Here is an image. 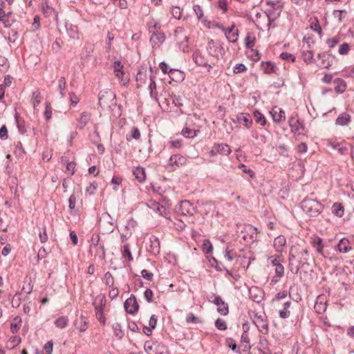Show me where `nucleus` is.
<instances>
[{
    "mask_svg": "<svg viewBox=\"0 0 354 354\" xmlns=\"http://www.w3.org/2000/svg\"><path fill=\"white\" fill-rule=\"evenodd\" d=\"M310 259L309 251L306 248L299 245H292L289 250V267L293 274H297L300 268L308 266Z\"/></svg>",
    "mask_w": 354,
    "mask_h": 354,
    "instance_id": "nucleus-1",
    "label": "nucleus"
},
{
    "mask_svg": "<svg viewBox=\"0 0 354 354\" xmlns=\"http://www.w3.org/2000/svg\"><path fill=\"white\" fill-rule=\"evenodd\" d=\"M301 208L309 218L317 217L324 209V205L315 199L304 198L300 203Z\"/></svg>",
    "mask_w": 354,
    "mask_h": 354,
    "instance_id": "nucleus-2",
    "label": "nucleus"
},
{
    "mask_svg": "<svg viewBox=\"0 0 354 354\" xmlns=\"http://www.w3.org/2000/svg\"><path fill=\"white\" fill-rule=\"evenodd\" d=\"M266 4L270 8L265 11L268 20V28L270 27L271 23L273 22L280 15V12L283 7V3L281 1L267 0Z\"/></svg>",
    "mask_w": 354,
    "mask_h": 354,
    "instance_id": "nucleus-3",
    "label": "nucleus"
},
{
    "mask_svg": "<svg viewBox=\"0 0 354 354\" xmlns=\"http://www.w3.org/2000/svg\"><path fill=\"white\" fill-rule=\"evenodd\" d=\"M98 103L102 109H111L116 105L115 93L111 90L100 91L98 97Z\"/></svg>",
    "mask_w": 354,
    "mask_h": 354,
    "instance_id": "nucleus-4",
    "label": "nucleus"
},
{
    "mask_svg": "<svg viewBox=\"0 0 354 354\" xmlns=\"http://www.w3.org/2000/svg\"><path fill=\"white\" fill-rule=\"evenodd\" d=\"M253 323L258 328L260 333L266 335L268 333V324L266 319V315L256 314L254 317Z\"/></svg>",
    "mask_w": 354,
    "mask_h": 354,
    "instance_id": "nucleus-5",
    "label": "nucleus"
},
{
    "mask_svg": "<svg viewBox=\"0 0 354 354\" xmlns=\"http://www.w3.org/2000/svg\"><path fill=\"white\" fill-rule=\"evenodd\" d=\"M124 307L126 312L129 314L135 315L137 313L139 309V305L133 295H131V297L124 301Z\"/></svg>",
    "mask_w": 354,
    "mask_h": 354,
    "instance_id": "nucleus-6",
    "label": "nucleus"
},
{
    "mask_svg": "<svg viewBox=\"0 0 354 354\" xmlns=\"http://www.w3.org/2000/svg\"><path fill=\"white\" fill-rule=\"evenodd\" d=\"M231 153V149L227 144H215L209 151L210 156H215L217 154L228 156Z\"/></svg>",
    "mask_w": 354,
    "mask_h": 354,
    "instance_id": "nucleus-7",
    "label": "nucleus"
},
{
    "mask_svg": "<svg viewBox=\"0 0 354 354\" xmlns=\"http://www.w3.org/2000/svg\"><path fill=\"white\" fill-rule=\"evenodd\" d=\"M212 297H214L212 302L218 306L217 311L221 315H226L228 314V304L224 302L222 299L217 296L216 294L212 293Z\"/></svg>",
    "mask_w": 354,
    "mask_h": 354,
    "instance_id": "nucleus-8",
    "label": "nucleus"
},
{
    "mask_svg": "<svg viewBox=\"0 0 354 354\" xmlns=\"http://www.w3.org/2000/svg\"><path fill=\"white\" fill-rule=\"evenodd\" d=\"M192 59L195 64L198 66H207L208 72L212 68V66L208 64V62L205 57V56L202 54V53L197 50L192 55Z\"/></svg>",
    "mask_w": 354,
    "mask_h": 354,
    "instance_id": "nucleus-9",
    "label": "nucleus"
},
{
    "mask_svg": "<svg viewBox=\"0 0 354 354\" xmlns=\"http://www.w3.org/2000/svg\"><path fill=\"white\" fill-rule=\"evenodd\" d=\"M145 351L149 354H165L162 349H164V346H161L160 344H156L151 342L150 341H147L145 343L144 346Z\"/></svg>",
    "mask_w": 354,
    "mask_h": 354,
    "instance_id": "nucleus-10",
    "label": "nucleus"
},
{
    "mask_svg": "<svg viewBox=\"0 0 354 354\" xmlns=\"http://www.w3.org/2000/svg\"><path fill=\"white\" fill-rule=\"evenodd\" d=\"M249 295L252 301L260 303L263 298L264 292L261 288L257 286H252L249 289Z\"/></svg>",
    "mask_w": 354,
    "mask_h": 354,
    "instance_id": "nucleus-11",
    "label": "nucleus"
},
{
    "mask_svg": "<svg viewBox=\"0 0 354 354\" xmlns=\"http://www.w3.org/2000/svg\"><path fill=\"white\" fill-rule=\"evenodd\" d=\"M289 126L292 132H298L299 134L302 133L301 131L304 130V126L297 118V115H292L288 121Z\"/></svg>",
    "mask_w": 354,
    "mask_h": 354,
    "instance_id": "nucleus-12",
    "label": "nucleus"
},
{
    "mask_svg": "<svg viewBox=\"0 0 354 354\" xmlns=\"http://www.w3.org/2000/svg\"><path fill=\"white\" fill-rule=\"evenodd\" d=\"M317 65L324 68H328L331 66L332 59L328 54L326 53H319L317 56Z\"/></svg>",
    "mask_w": 354,
    "mask_h": 354,
    "instance_id": "nucleus-13",
    "label": "nucleus"
},
{
    "mask_svg": "<svg viewBox=\"0 0 354 354\" xmlns=\"http://www.w3.org/2000/svg\"><path fill=\"white\" fill-rule=\"evenodd\" d=\"M89 252L92 256L100 259L105 258V250L103 245H90Z\"/></svg>",
    "mask_w": 354,
    "mask_h": 354,
    "instance_id": "nucleus-14",
    "label": "nucleus"
},
{
    "mask_svg": "<svg viewBox=\"0 0 354 354\" xmlns=\"http://www.w3.org/2000/svg\"><path fill=\"white\" fill-rule=\"evenodd\" d=\"M274 122L279 123L285 120V112L281 109L274 106L270 112Z\"/></svg>",
    "mask_w": 354,
    "mask_h": 354,
    "instance_id": "nucleus-15",
    "label": "nucleus"
},
{
    "mask_svg": "<svg viewBox=\"0 0 354 354\" xmlns=\"http://www.w3.org/2000/svg\"><path fill=\"white\" fill-rule=\"evenodd\" d=\"M149 207L164 217L167 218V216L169 214V211H167L163 205L155 201H150Z\"/></svg>",
    "mask_w": 354,
    "mask_h": 354,
    "instance_id": "nucleus-16",
    "label": "nucleus"
},
{
    "mask_svg": "<svg viewBox=\"0 0 354 354\" xmlns=\"http://www.w3.org/2000/svg\"><path fill=\"white\" fill-rule=\"evenodd\" d=\"M179 210L183 215H192L194 207L190 202L187 201H184L180 202Z\"/></svg>",
    "mask_w": 354,
    "mask_h": 354,
    "instance_id": "nucleus-17",
    "label": "nucleus"
},
{
    "mask_svg": "<svg viewBox=\"0 0 354 354\" xmlns=\"http://www.w3.org/2000/svg\"><path fill=\"white\" fill-rule=\"evenodd\" d=\"M237 120L240 124L250 128L252 124L251 116L248 113H240L237 115Z\"/></svg>",
    "mask_w": 354,
    "mask_h": 354,
    "instance_id": "nucleus-18",
    "label": "nucleus"
},
{
    "mask_svg": "<svg viewBox=\"0 0 354 354\" xmlns=\"http://www.w3.org/2000/svg\"><path fill=\"white\" fill-rule=\"evenodd\" d=\"M314 308L318 314L324 313L326 310V301H324V297L322 296L317 297Z\"/></svg>",
    "mask_w": 354,
    "mask_h": 354,
    "instance_id": "nucleus-19",
    "label": "nucleus"
},
{
    "mask_svg": "<svg viewBox=\"0 0 354 354\" xmlns=\"http://www.w3.org/2000/svg\"><path fill=\"white\" fill-rule=\"evenodd\" d=\"M235 28V26L232 25L231 27L225 30V34L226 35V38L232 43H234L237 40L238 37V30H234Z\"/></svg>",
    "mask_w": 354,
    "mask_h": 354,
    "instance_id": "nucleus-20",
    "label": "nucleus"
},
{
    "mask_svg": "<svg viewBox=\"0 0 354 354\" xmlns=\"http://www.w3.org/2000/svg\"><path fill=\"white\" fill-rule=\"evenodd\" d=\"M261 68L266 74L276 73L278 68L272 62H262Z\"/></svg>",
    "mask_w": 354,
    "mask_h": 354,
    "instance_id": "nucleus-21",
    "label": "nucleus"
},
{
    "mask_svg": "<svg viewBox=\"0 0 354 354\" xmlns=\"http://www.w3.org/2000/svg\"><path fill=\"white\" fill-rule=\"evenodd\" d=\"M286 244V239L284 236L279 235L274 240V247L277 252H282Z\"/></svg>",
    "mask_w": 354,
    "mask_h": 354,
    "instance_id": "nucleus-22",
    "label": "nucleus"
},
{
    "mask_svg": "<svg viewBox=\"0 0 354 354\" xmlns=\"http://www.w3.org/2000/svg\"><path fill=\"white\" fill-rule=\"evenodd\" d=\"M169 75L173 81L182 82L185 79V74L183 71L171 68L169 71Z\"/></svg>",
    "mask_w": 354,
    "mask_h": 354,
    "instance_id": "nucleus-23",
    "label": "nucleus"
},
{
    "mask_svg": "<svg viewBox=\"0 0 354 354\" xmlns=\"http://www.w3.org/2000/svg\"><path fill=\"white\" fill-rule=\"evenodd\" d=\"M337 248L339 252L342 253H347L351 251V247L348 239L346 238L342 239L337 245Z\"/></svg>",
    "mask_w": 354,
    "mask_h": 354,
    "instance_id": "nucleus-24",
    "label": "nucleus"
},
{
    "mask_svg": "<svg viewBox=\"0 0 354 354\" xmlns=\"http://www.w3.org/2000/svg\"><path fill=\"white\" fill-rule=\"evenodd\" d=\"M186 162V158L181 155H173L169 158V165L177 167L183 165Z\"/></svg>",
    "mask_w": 354,
    "mask_h": 354,
    "instance_id": "nucleus-25",
    "label": "nucleus"
},
{
    "mask_svg": "<svg viewBox=\"0 0 354 354\" xmlns=\"http://www.w3.org/2000/svg\"><path fill=\"white\" fill-rule=\"evenodd\" d=\"M105 299L104 297H97L95 298L93 301V306L95 310V314L97 313H102L104 312V308L105 306Z\"/></svg>",
    "mask_w": 354,
    "mask_h": 354,
    "instance_id": "nucleus-26",
    "label": "nucleus"
},
{
    "mask_svg": "<svg viewBox=\"0 0 354 354\" xmlns=\"http://www.w3.org/2000/svg\"><path fill=\"white\" fill-rule=\"evenodd\" d=\"M175 36L176 39L180 41V45L182 46L183 43L185 41L187 43L188 41V37L185 34V30L181 27H178L175 30Z\"/></svg>",
    "mask_w": 354,
    "mask_h": 354,
    "instance_id": "nucleus-27",
    "label": "nucleus"
},
{
    "mask_svg": "<svg viewBox=\"0 0 354 354\" xmlns=\"http://www.w3.org/2000/svg\"><path fill=\"white\" fill-rule=\"evenodd\" d=\"M149 71H150V83L149 85V90L150 92V95L151 97H156L157 95V93L155 92L156 89V84L154 80V77L153 75V69L152 67H149Z\"/></svg>",
    "mask_w": 354,
    "mask_h": 354,
    "instance_id": "nucleus-28",
    "label": "nucleus"
},
{
    "mask_svg": "<svg viewBox=\"0 0 354 354\" xmlns=\"http://www.w3.org/2000/svg\"><path fill=\"white\" fill-rule=\"evenodd\" d=\"M133 176L140 182L142 183L146 178L145 170L142 167H137L133 171Z\"/></svg>",
    "mask_w": 354,
    "mask_h": 354,
    "instance_id": "nucleus-29",
    "label": "nucleus"
},
{
    "mask_svg": "<svg viewBox=\"0 0 354 354\" xmlns=\"http://www.w3.org/2000/svg\"><path fill=\"white\" fill-rule=\"evenodd\" d=\"M91 114L88 112H83L81 113L78 120L77 127L80 129H83L90 121Z\"/></svg>",
    "mask_w": 354,
    "mask_h": 354,
    "instance_id": "nucleus-30",
    "label": "nucleus"
},
{
    "mask_svg": "<svg viewBox=\"0 0 354 354\" xmlns=\"http://www.w3.org/2000/svg\"><path fill=\"white\" fill-rule=\"evenodd\" d=\"M351 121V116L347 113L340 114L336 119L335 123L337 125H347Z\"/></svg>",
    "mask_w": 354,
    "mask_h": 354,
    "instance_id": "nucleus-31",
    "label": "nucleus"
},
{
    "mask_svg": "<svg viewBox=\"0 0 354 354\" xmlns=\"http://www.w3.org/2000/svg\"><path fill=\"white\" fill-rule=\"evenodd\" d=\"M147 72H142V71H138L136 80L137 82V87H141L147 81Z\"/></svg>",
    "mask_w": 354,
    "mask_h": 354,
    "instance_id": "nucleus-32",
    "label": "nucleus"
},
{
    "mask_svg": "<svg viewBox=\"0 0 354 354\" xmlns=\"http://www.w3.org/2000/svg\"><path fill=\"white\" fill-rule=\"evenodd\" d=\"M334 83L336 84V86L335 88V91L337 93H342L345 91L346 88V84L345 82L341 79V78H336L334 80Z\"/></svg>",
    "mask_w": 354,
    "mask_h": 354,
    "instance_id": "nucleus-33",
    "label": "nucleus"
},
{
    "mask_svg": "<svg viewBox=\"0 0 354 354\" xmlns=\"http://www.w3.org/2000/svg\"><path fill=\"white\" fill-rule=\"evenodd\" d=\"M332 212L334 215L342 217L344 214V206L341 203H334L332 207Z\"/></svg>",
    "mask_w": 354,
    "mask_h": 354,
    "instance_id": "nucleus-34",
    "label": "nucleus"
},
{
    "mask_svg": "<svg viewBox=\"0 0 354 354\" xmlns=\"http://www.w3.org/2000/svg\"><path fill=\"white\" fill-rule=\"evenodd\" d=\"M165 40V36L162 32L153 33L150 38V41L154 44H162Z\"/></svg>",
    "mask_w": 354,
    "mask_h": 354,
    "instance_id": "nucleus-35",
    "label": "nucleus"
},
{
    "mask_svg": "<svg viewBox=\"0 0 354 354\" xmlns=\"http://www.w3.org/2000/svg\"><path fill=\"white\" fill-rule=\"evenodd\" d=\"M291 304H292V302L290 301H288L284 303L283 309L279 311V317L281 318L286 319L290 316V313L288 309H289Z\"/></svg>",
    "mask_w": 354,
    "mask_h": 354,
    "instance_id": "nucleus-36",
    "label": "nucleus"
},
{
    "mask_svg": "<svg viewBox=\"0 0 354 354\" xmlns=\"http://www.w3.org/2000/svg\"><path fill=\"white\" fill-rule=\"evenodd\" d=\"M112 328H113V329L114 330L115 335L119 339H121L124 337V333L123 330L122 329L121 324L118 323V322H116V323L113 324Z\"/></svg>",
    "mask_w": 354,
    "mask_h": 354,
    "instance_id": "nucleus-37",
    "label": "nucleus"
},
{
    "mask_svg": "<svg viewBox=\"0 0 354 354\" xmlns=\"http://www.w3.org/2000/svg\"><path fill=\"white\" fill-rule=\"evenodd\" d=\"M66 30L71 38L75 39L78 36L77 27L72 24L66 25Z\"/></svg>",
    "mask_w": 354,
    "mask_h": 354,
    "instance_id": "nucleus-38",
    "label": "nucleus"
},
{
    "mask_svg": "<svg viewBox=\"0 0 354 354\" xmlns=\"http://www.w3.org/2000/svg\"><path fill=\"white\" fill-rule=\"evenodd\" d=\"M41 95L39 90L33 91L32 95V103L34 109H35L41 102Z\"/></svg>",
    "mask_w": 354,
    "mask_h": 354,
    "instance_id": "nucleus-39",
    "label": "nucleus"
},
{
    "mask_svg": "<svg viewBox=\"0 0 354 354\" xmlns=\"http://www.w3.org/2000/svg\"><path fill=\"white\" fill-rule=\"evenodd\" d=\"M66 86V79L64 77H61L58 80V91L59 92L60 96L63 98L65 96V89Z\"/></svg>",
    "mask_w": 354,
    "mask_h": 354,
    "instance_id": "nucleus-40",
    "label": "nucleus"
},
{
    "mask_svg": "<svg viewBox=\"0 0 354 354\" xmlns=\"http://www.w3.org/2000/svg\"><path fill=\"white\" fill-rule=\"evenodd\" d=\"M15 120H16V123H17V126L19 131L21 134L25 133L26 131V129L24 127V121L20 118V117L17 113H15Z\"/></svg>",
    "mask_w": 354,
    "mask_h": 354,
    "instance_id": "nucleus-41",
    "label": "nucleus"
},
{
    "mask_svg": "<svg viewBox=\"0 0 354 354\" xmlns=\"http://www.w3.org/2000/svg\"><path fill=\"white\" fill-rule=\"evenodd\" d=\"M254 117L255 118L256 122L260 124L262 126H264L266 123V120L264 115L260 113L259 111L256 110L253 113Z\"/></svg>",
    "mask_w": 354,
    "mask_h": 354,
    "instance_id": "nucleus-42",
    "label": "nucleus"
},
{
    "mask_svg": "<svg viewBox=\"0 0 354 354\" xmlns=\"http://www.w3.org/2000/svg\"><path fill=\"white\" fill-rule=\"evenodd\" d=\"M113 67L114 68V72L115 73V75L117 77H120V75L124 74V72L122 71L123 65L122 64L120 61L114 62Z\"/></svg>",
    "mask_w": 354,
    "mask_h": 354,
    "instance_id": "nucleus-43",
    "label": "nucleus"
},
{
    "mask_svg": "<svg viewBox=\"0 0 354 354\" xmlns=\"http://www.w3.org/2000/svg\"><path fill=\"white\" fill-rule=\"evenodd\" d=\"M313 246L316 249V251L321 254L323 251V243H322V239L320 238H316L313 240L312 241Z\"/></svg>",
    "mask_w": 354,
    "mask_h": 354,
    "instance_id": "nucleus-44",
    "label": "nucleus"
},
{
    "mask_svg": "<svg viewBox=\"0 0 354 354\" xmlns=\"http://www.w3.org/2000/svg\"><path fill=\"white\" fill-rule=\"evenodd\" d=\"M68 319L66 317H60L55 321V324L57 328H64L66 327Z\"/></svg>",
    "mask_w": 354,
    "mask_h": 354,
    "instance_id": "nucleus-45",
    "label": "nucleus"
},
{
    "mask_svg": "<svg viewBox=\"0 0 354 354\" xmlns=\"http://www.w3.org/2000/svg\"><path fill=\"white\" fill-rule=\"evenodd\" d=\"M140 138V133L137 127H133L131 130V133L128 134L126 136L127 141H130L132 139L138 140Z\"/></svg>",
    "mask_w": 354,
    "mask_h": 354,
    "instance_id": "nucleus-46",
    "label": "nucleus"
},
{
    "mask_svg": "<svg viewBox=\"0 0 354 354\" xmlns=\"http://www.w3.org/2000/svg\"><path fill=\"white\" fill-rule=\"evenodd\" d=\"M303 59L306 63H312L314 61L313 50L304 51L302 53Z\"/></svg>",
    "mask_w": 354,
    "mask_h": 354,
    "instance_id": "nucleus-47",
    "label": "nucleus"
},
{
    "mask_svg": "<svg viewBox=\"0 0 354 354\" xmlns=\"http://www.w3.org/2000/svg\"><path fill=\"white\" fill-rule=\"evenodd\" d=\"M14 153L16 156H17L19 157H21L26 153V151H25L21 142H17V144L14 149Z\"/></svg>",
    "mask_w": 354,
    "mask_h": 354,
    "instance_id": "nucleus-48",
    "label": "nucleus"
},
{
    "mask_svg": "<svg viewBox=\"0 0 354 354\" xmlns=\"http://www.w3.org/2000/svg\"><path fill=\"white\" fill-rule=\"evenodd\" d=\"M245 47L247 48L252 49L255 44V37H251L250 34H248L245 39Z\"/></svg>",
    "mask_w": 354,
    "mask_h": 354,
    "instance_id": "nucleus-49",
    "label": "nucleus"
},
{
    "mask_svg": "<svg viewBox=\"0 0 354 354\" xmlns=\"http://www.w3.org/2000/svg\"><path fill=\"white\" fill-rule=\"evenodd\" d=\"M215 326L218 330H225L227 329V324L223 319L218 318L215 322Z\"/></svg>",
    "mask_w": 354,
    "mask_h": 354,
    "instance_id": "nucleus-50",
    "label": "nucleus"
},
{
    "mask_svg": "<svg viewBox=\"0 0 354 354\" xmlns=\"http://www.w3.org/2000/svg\"><path fill=\"white\" fill-rule=\"evenodd\" d=\"M124 250L122 251V256L123 257H127L129 261H133V256L131 254V252L130 251L129 245L128 244H126L124 245Z\"/></svg>",
    "mask_w": 354,
    "mask_h": 354,
    "instance_id": "nucleus-51",
    "label": "nucleus"
},
{
    "mask_svg": "<svg viewBox=\"0 0 354 354\" xmlns=\"http://www.w3.org/2000/svg\"><path fill=\"white\" fill-rule=\"evenodd\" d=\"M44 117L46 120H49L52 117V107L50 103L48 102H46Z\"/></svg>",
    "mask_w": 354,
    "mask_h": 354,
    "instance_id": "nucleus-52",
    "label": "nucleus"
},
{
    "mask_svg": "<svg viewBox=\"0 0 354 354\" xmlns=\"http://www.w3.org/2000/svg\"><path fill=\"white\" fill-rule=\"evenodd\" d=\"M17 319H18L17 323H11V324H10V330L13 334L17 333L18 332V330L19 328V325L21 322V318H19L18 317H16L14 319L15 321H17Z\"/></svg>",
    "mask_w": 354,
    "mask_h": 354,
    "instance_id": "nucleus-53",
    "label": "nucleus"
},
{
    "mask_svg": "<svg viewBox=\"0 0 354 354\" xmlns=\"http://www.w3.org/2000/svg\"><path fill=\"white\" fill-rule=\"evenodd\" d=\"M104 279L106 281V284L109 287H113L114 284V279L111 273L109 272H106L104 274Z\"/></svg>",
    "mask_w": 354,
    "mask_h": 354,
    "instance_id": "nucleus-54",
    "label": "nucleus"
},
{
    "mask_svg": "<svg viewBox=\"0 0 354 354\" xmlns=\"http://www.w3.org/2000/svg\"><path fill=\"white\" fill-rule=\"evenodd\" d=\"M280 57L282 59H284V60H286V61H289V62H295V57L292 54H290V53H287V52L281 53V55H280Z\"/></svg>",
    "mask_w": 354,
    "mask_h": 354,
    "instance_id": "nucleus-55",
    "label": "nucleus"
},
{
    "mask_svg": "<svg viewBox=\"0 0 354 354\" xmlns=\"http://www.w3.org/2000/svg\"><path fill=\"white\" fill-rule=\"evenodd\" d=\"M350 46L347 43H343L340 45L339 48V53L342 55H347L349 52Z\"/></svg>",
    "mask_w": 354,
    "mask_h": 354,
    "instance_id": "nucleus-56",
    "label": "nucleus"
},
{
    "mask_svg": "<svg viewBox=\"0 0 354 354\" xmlns=\"http://www.w3.org/2000/svg\"><path fill=\"white\" fill-rule=\"evenodd\" d=\"M80 322V326H77V329L80 331V332H84L86 330V321L84 320V319L81 317L80 320H76V324H78V322Z\"/></svg>",
    "mask_w": 354,
    "mask_h": 354,
    "instance_id": "nucleus-57",
    "label": "nucleus"
},
{
    "mask_svg": "<svg viewBox=\"0 0 354 354\" xmlns=\"http://www.w3.org/2000/svg\"><path fill=\"white\" fill-rule=\"evenodd\" d=\"M339 42V38L337 37L329 38L326 41V44L330 48L335 47Z\"/></svg>",
    "mask_w": 354,
    "mask_h": 354,
    "instance_id": "nucleus-58",
    "label": "nucleus"
},
{
    "mask_svg": "<svg viewBox=\"0 0 354 354\" xmlns=\"http://www.w3.org/2000/svg\"><path fill=\"white\" fill-rule=\"evenodd\" d=\"M182 134L186 138H193L196 136V132L187 127L183 129Z\"/></svg>",
    "mask_w": 354,
    "mask_h": 354,
    "instance_id": "nucleus-59",
    "label": "nucleus"
},
{
    "mask_svg": "<svg viewBox=\"0 0 354 354\" xmlns=\"http://www.w3.org/2000/svg\"><path fill=\"white\" fill-rule=\"evenodd\" d=\"M225 342L227 346L230 348L232 351H236L237 346L236 344V341L234 339L231 337H227L225 339Z\"/></svg>",
    "mask_w": 354,
    "mask_h": 354,
    "instance_id": "nucleus-60",
    "label": "nucleus"
},
{
    "mask_svg": "<svg viewBox=\"0 0 354 354\" xmlns=\"http://www.w3.org/2000/svg\"><path fill=\"white\" fill-rule=\"evenodd\" d=\"M151 242V247H153V253H159L160 252V242L158 238H154Z\"/></svg>",
    "mask_w": 354,
    "mask_h": 354,
    "instance_id": "nucleus-61",
    "label": "nucleus"
},
{
    "mask_svg": "<svg viewBox=\"0 0 354 354\" xmlns=\"http://www.w3.org/2000/svg\"><path fill=\"white\" fill-rule=\"evenodd\" d=\"M186 322L187 323H193V324H196V323L201 322V321L198 319V318L196 317V316H194V315L192 313H189L187 315Z\"/></svg>",
    "mask_w": 354,
    "mask_h": 354,
    "instance_id": "nucleus-62",
    "label": "nucleus"
},
{
    "mask_svg": "<svg viewBox=\"0 0 354 354\" xmlns=\"http://www.w3.org/2000/svg\"><path fill=\"white\" fill-rule=\"evenodd\" d=\"M153 291L149 288H147L144 292V297L148 303L153 302Z\"/></svg>",
    "mask_w": 354,
    "mask_h": 354,
    "instance_id": "nucleus-63",
    "label": "nucleus"
},
{
    "mask_svg": "<svg viewBox=\"0 0 354 354\" xmlns=\"http://www.w3.org/2000/svg\"><path fill=\"white\" fill-rule=\"evenodd\" d=\"M247 70L246 66L243 64H237L233 69L234 73H240Z\"/></svg>",
    "mask_w": 354,
    "mask_h": 354,
    "instance_id": "nucleus-64",
    "label": "nucleus"
}]
</instances>
